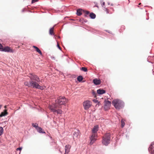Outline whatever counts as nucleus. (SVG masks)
<instances>
[{"mask_svg":"<svg viewBox=\"0 0 154 154\" xmlns=\"http://www.w3.org/2000/svg\"><path fill=\"white\" fill-rule=\"evenodd\" d=\"M68 102V100L64 97L60 96L57 97L55 101L54 104L50 106L49 108L53 112L54 114L56 113L57 114H61L62 113V111L60 109H57L58 108H61L62 105L65 106L66 103Z\"/></svg>","mask_w":154,"mask_h":154,"instance_id":"nucleus-1","label":"nucleus"},{"mask_svg":"<svg viewBox=\"0 0 154 154\" xmlns=\"http://www.w3.org/2000/svg\"><path fill=\"white\" fill-rule=\"evenodd\" d=\"M98 130V125H96L94 127L92 130V135L90 137L91 142L90 144H92L96 141L97 138V132Z\"/></svg>","mask_w":154,"mask_h":154,"instance_id":"nucleus-2","label":"nucleus"},{"mask_svg":"<svg viewBox=\"0 0 154 154\" xmlns=\"http://www.w3.org/2000/svg\"><path fill=\"white\" fill-rule=\"evenodd\" d=\"M112 103L113 106L117 109H121L124 106V103L119 99H115L113 101Z\"/></svg>","mask_w":154,"mask_h":154,"instance_id":"nucleus-3","label":"nucleus"},{"mask_svg":"<svg viewBox=\"0 0 154 154\" xmlns=\"http://www.w3.org/2000/svg\"><path fill=\"white\" fill-rule=\"evenodd\" d=\"M24 84L26 86H27L29 87H32L36 88L43 90V88L39 84H37L35 82L32 81H30L29 82H25Z\"/></svg>","mask_w":154,"mask_h":154,"instance_id":"nucleus-4","label":"nucleus"},{"mask_svg":"<svg viewBox=\"0 0 154 154\" xmlns=\"http://www.w3.org/2000/svg\"><path fill=\"white\" fill-rule=\"evenodd\" d=\"M28 76L30 79V81L35 82L39 84L38 83L40 82V80L38 76L32 73H30L29 74Z\"/></svg>","mask_w":154,"mask_h":154,"instance_id":"nucleus-5","label":"nucleus"},{"mask_svg":"<svg viewBox=\"0 0 154 154\" xmlns=\"http://www.w3.org/2000/svg\"><path fill=\"white\" fill-rule=\"evenodd\" d=\"M110 139V134L109 133L106 134L103 138L102 143L103 144L106 146H107L109 143Z\"/></svg>","mask_w":154,"mask_h":154,"instance_id":"nucleus-6","label":"nucleus"},{"mask_svg":"<svg viewBox=\"0 0 154 154\" xmlns=\"http://www.w3.org/2000/svg\"><path fill=\"white\" fill-rule=\"evenodd\" d=\"M92 105V102L88 100H86L83 103L84 108L85 110H88L91 107Z\"/></svg>","mask_w":154,"mask_h":154,"instance_id":"nucleus-7","label":"nucleus"},{"mask_svg":"<svg viewBox=\"0 0 154 154\" xmlns=\"http://www.w3.org/2000/svg\"><path fill=\"white\" fill-rule=\"evenodd\" d=\"M104 108L105 110L109 109L111 105V102L108 100H105L104 101Z\"/></svg>","mask_w":154,"mask_h":154,"instance_id":"nucleus-8","label":"nucleus"},{"mask_svg":"<svg viewBox=\"0 0 154 154\" xmlns=\"http://www.w3.org/2000/svg\"><path fill=\"white\" fill-rule=\"evenodd\" d=\"M79 131L77 130L75 131L73 133V137L74 140H77L80 137Z\"/></svg>","mask_w":154,"mask_h":154,"instance_id":"nucleus-9","label":"nucleus"},{"mask_svg":"<svg viewBox=\"0 0 154 154\" xmlns=\"http://www.w3.org/2000/svg\"><path fill=\"white\" fill-rule=\"evenodd\" d=\"M2 51L11 53H13L14 52V51L12 49H11L10 47L8 46L3 48Z\"/></svg>","mask_w":154,"mask_h":154,"instance_id":"nucleus-10","label":"nucleus"},{"mask_svg":"<svg viewBox=\"0 0 154 154\" xmlns=\"http://www.w3.org/2000/svg\"><path fill=\"white\" fill-rule=\"evenodd\" d=\"M149 152L152 154H154V144L152 143L149 148Z\"/></svg>","mask_w":154,"mask_h":154,"instance_id":"nucleus-11","label":"nucleus"},{"mask_svg":"<svg viewBox=\"0 0 154 154\" xmlns=\"http://www.w3.org/2000/svg\"><path fill=\"white\" fill-rule=\"evenodd\" d=\"M71 146L69 145H66L65 146V153L68 154L70 151Z\"/></svg>","mask_w":154,"mask_h":154,"instance_id":"nucleus-12","label":"nucleus"},{"mask_svg":"<svg viewBox=\"0 0 154 154\" xmlns=\"http://www.w3.org/2000/svg\"><path fill=\"white\" fill-rule=\"evenodd\" d=\"M93 82L96 85H98L100 84L101 81L100 79H95L93 80Z\"/></svg>","mask_w":154,"mask_h":154,"instance_id":"nucleus-13","label":"nucleus"},{"mask_svg":"<svg viewBox=\"0 0 154 154\" xmlns=\"http://www.w3.org/2000/svg\"><path fill=\"white\" fill-rule=\"evenodd\" d=\"M106 92L105 91L102 89H99L97 90V93L98 94H102L105 93Z\"/></svg>","mask_w":154,"mask_h":154,"instance_id":"nucleus-14","label":"nucleus"},{"mask_svg":"<svg viewBox=\"0 0 154 154\" xmlns=\"http://www.w3.org/2000/svg\"><path fill=\"white\" fill-rule=\"evenodd\" d=\"M33 48H34L36 50V51L39 53L41 55H42V53L41 51L40 50V49L37 47L33 46H32Z\"/></svg>","mask_w":154,"mask_h":154,"instance_id":"nucleus-15","label":"nucleus"},{"mask_svg":"<svg viewBox=\"0 0 154 154\" xmlns=\"http://www.w3.org/2000/svg\"><path fill=\"white\" fill-rule=\"evenodd\" d=\"M8 114V112L6 110H5L4 112H2L0 114V117H2L3 116H5Z\"/></svg>","mask_w":154,"mask_h":154,"instance_id":"nucleus-16","label":"nucleus"},{"mask_svg":"<svg viewBox=\"0 0 154 154\" xmlns=\"http://www.w3.org/2000/svg\"><path fill=\"white\" fill-rule=\"evenodd\" d=\"M36 129L38 131L39 133H45V132L43 131H42V128L40 127H37Z\"/></svg>","mask_w":154,"mask_h":154,"instance_id":"nucleus-17","label":"nucleus"},{"mask_svg":"<svg viewBox=\"0 0 154 154\" xmlns=\"http://www.w3.org/2000/svg\"><path fill=\"white\" fill-rule=\"evenodd\" d=\"M76 14L78 16H80L82 14V10L81 9H79L77 11Z\"/></svg>","mask_w":154,"mask_h":154,"instance_id":"nucleus-18","label":"nucleus"},{"mask_svg":"<svg viewBox=\"0 0 154 154\" xmlns=\"http://www.w3.org/2000/svg\"><path fill=\"white\" fill-rule=\"evenodd\" d=\"M54 27L50 29L49 31V34L50 35H54Z\"/></svg>","mask_w":154,"mask_h":154,"instance_id":"nucleus-19","label":"nucleus"},{"mask_svg":"<svg viewBox=\"0 0 154 154\" xmlns=\"http://www.w3.org/2000/svg\"><path fill=\"white\" fill-rule=\"evenodd\" d=\"M89 16L92 19H94L96 17V15L93 13H91L89 15Z\"/></svg>","mask_w":154,"mask_h":154,"instance_id":"nucleus-20","label":"nucleus"},{"mask_svg":"<svg viewBox=\"0 0 154 154\" xmlns=\"http://www.w3.org/2000/svg\"><path fill=\"white\" fill-rule=\"evenodd\" d=\"M77 79L79 82H80L83 80V78L82 76L80 75L78 77Z\"/></svg>","mask_w":154,"mask_h":154,"instance_id":"nucleus-21","label":"nucleus"},{"mask_svg":"<svg viewBox=\"0 0 154 154\" xmlns=\"http://www.w3.org/2000/svg\"><path fill=\"white\" fill-rule=\"evenodd\" d=\"M80 69L85 72H86L88 71L87 68L85 67H82L80 68Z\"/></svg>","mask_w":154,"mask_h":154,"instance_id":"nucleus-22","label":"nucleus"},{"mask_svg":"<svg viewBox=\"0 0 154 154\" xmlns=\"http://www.w3.org/2000/svg\"><path fill=\"white\" fill-rule=\"evenodd\" d=\"M121 127L122 128H123L125 125V123L124 122V120L123 119H122L121 121Z\"/></svg>","mask_w":154,"mask_h":154,"instance_id":"nucleus-23","label":"nucleus"},{"mask_svg":"<svg viewBox=\"0 0 154 154\" xmlns=\"http://www.w3.org/2000/svg\"><path fill=\"white\" fill-rule=\"evenodd\" d=\"M3 131V128L1 127H0V136L2 134Z\"/></svg>","mask_w":154,"mask_h":154,"instance_id":"nucleus-24","label":"nucleus"},{"mask_svg":"<svg viewBox=\"0 0 154 154\" xmlns=\"http://www.w3.org/2000/svg\"><path fill=\"white\" fill-rule=\"evenodd\" d=\"M32 126H33V127H35L36 128V129L37 128V127H38V124H37L36 123H35V124H34L33 123L32 124Z\"/></svg>","mask_w":154,"mask_h":154,"instance_id":"nucleus-25","label":"nucleus"},{"mask_svg":"<svg viewBox=\"0 0 154 154\" xmlns=\"http://www.w3.org/2000/svg\"><path fill=\"white\" fill-rule=\"evenodd\" d=\"M93 101L95 103H97V104H98V105H99V104L100 103V102H98V100H93Z\"/></svg>","mask_w":154,"mask_h":154,"instance_id":"nucleus-26","label":"nucleus"},{"mask_svg":"<svg viewBox=\"0 0 154 154\" xmlns=\"http://www.w3.org/2000/svg\"><path fill=\"white\" fill-rule=\"evenodd\" d=\"M3 48V46L0 43V51H2Z\"/></svg>","mask_w":154,"mask_h":154,"instance_id":"nucleus-27","label":"nucleus"},{"mask_svg":"<svg viewBox=\"0 0 154 154\" xmlns=\"http://www.w3.org/2000/svg\"><path fill=\"white\" fill-rule=\"evenodd\" d=\"M93 93V95L94 96V97H96V93L95 92H94V91H93L92 93Z\"/></svg>","mask_w":154,"mask_h":154,"instance_id":"nucleus-28","label":"nucleus"},{"mask_svg":"<svg viewBox=\"0 0 154 154\" xmlns=\"http://www.w3.org/2000/svg\"><path fill=\"white\" fill-rule=\"evenodd\" d=\"M38 1V0H32V3H34L35 2Z\"/></svg>","mask_w":154,"mask_h":154,"instance_id":"nucleus-29","label":"nucleus"},{"mask_svg":"<svg viewBox=\"0 0 154 154\" xmlns=\"http://www.w3.org/2000/svg\"><path fill=\"white\" fill-rule=\"evenodd\" d=\"M22 149V148L20 147V148H17V149H16V150L17 151L18 150H19L21 151V150Z\"/></svg>","mask_w":154,"mask_h":154,"instance_id":"nucleus-30","label":"nucleus"},{"mask_svg":"<svg viewBox=\"0 0 154 154\" xmlns=\"http://www.w3.org/2000/svg\"><path fill=\"white\" fill-rule=\"evenodd\" d=\"M57 47H58V48L60 49V50H61V47H60V46H59V44L58 43H57Z\"/></svg>","mask_w":154,"mask_h":154,"instance_id":"nucleus-31","label":"nucleus"},{"mask_svg":"<svg viewBox=\"0 0 154 154\" xmlns=\"http://www.w3.org/2000/svg\"><path fill=\"white\" fill-rule=\"evenodd\" d=\"M105 2H102V5L103 7H104V6L105 5Z\"/></svg>","mask_w":154,"mask_h":154,"instance_id":"nucleus-32","label":"nucleus"},{"mask_svg":"<svg viewBox=\"0 0 154 154\" xmlns=\"http://www.w3.org/2000/svg\"><path fill=\"white\" fill-rule=\"evenodd\" d=\"M89 13V11H86L85 13L86 14H88Z\"/></svg>","mask_w":154,"mask_h":154,"instance_id":"nucleus-33","label":"nucleus"},{"mask_svg":"<svg viewBox=\"0 0 154 154\" xmlns=\"http://www.w3.org/2000/svg\"><path fill=\"white\" fill-rule=\"evenodd\" d=\"M2 105H0V109H1V107H2Z\"/></svg>","mask_w":154,"mask_h":154,"instance_id":"nucleus-34","label":"nucleus"},{"mask_svg":"<svg viewBox=\"0 0 154 154\" xmlns=\"http://www.w3.org/2000/svg\"><path fill=\"white\" fill-rule=\"evenodd\" d=\"M106 10L107 13H108V9H106Z\"/></svg>","mask_w":154,"mask_h":154,"instance_id":"nucleus-35","label":"nucleus"},{"mask_svg":"<svg viewBox=\"0 0 154 154\" xmlns=\"http://www.w3.org/2000/svg\"><path fill=\"white\" fill-rule=\"evenodd\" d=\"M5 108H6V106H5Z\"/></svg>","mask_w":154,"mask_h":154,"instance_id":"nucleus-36","label":"nucleus"}]
</instances>
